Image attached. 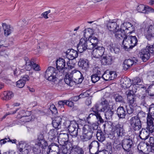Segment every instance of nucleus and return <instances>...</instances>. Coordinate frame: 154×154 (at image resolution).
<instances>
[{"mask_svg":"<svg viewBox=\"0 0 154 154\" xmlns=\"http://www.w3.org/2000/svg\"><path fill=\"white\" fill-rule=\"evenodd\" d=\"M64 128L68 129L72 137H76L78 135V132L80 129L79 128L78 125L75 122H70L69 121H65L63 123Z\"/></svg>","mask_w":154,"mask_h":154,"instance_id":"1","label":"nucleus"},{"mask_svg":"<svg viewBox=\"0 0 154 154\" xmlns=\"http://www.w3.org/2000/svg\"><path fill=\"white\" fill-rule=\"evenodd\" d=\"M148 114L147 117V126L146 129L150 132H152L154 130V125L153 120L154 119V104H152L149 106L147 109Z\"/></svg>","mask_w":154,"mask_h":154,"instance_id":"2","label":"nucleus"},{"mask_svg":"<svg viewBox=\"0 0 154 154\" xmlns=\"http://www.w3.org/2000/svg\"><path fill=\"white\" fill-rule=\"evenodd\" d=\"M137 42L136 36L128 35L123 40L122 43L124 48L126 51H128L129 48L132 49L137 45Z\"/></svg>","mask_w":154,"mask_h":154,"instance_id":"3","label":"nucleus"},{"mask_svg":"<svg viewBox=\"0 0 154 154\" xmlns=\"http://www.w3.org/2000/svg\"><path fill=\"white\" fill-rule=\"evenodd\" d=\"M149 46H147L145 49L141 51L139 53V56L143 62H146L149 58L150 53H154V46L153 45H150L148 43Z\"/></svg>","mask_w":154,"mask_h":154,"instance_id":"4","label":"nucleus"},{"mask_svg":"<svg viewBox=\"0 0 154 154\" xmlns=\"http://www.w3.org/2000/svg\"><path fill=\"white\" fill-rule=\"evenodd\" d=\"M103 108L100 109V111L104 112L106 118L107 119H110L113 114V111L112 110L110 107V105L109 104L106 100L103 99L101 103Z\"/></svg>","mask_w":154,"mask_h":154,"instance_id":"5","label":"nucleus"},{"mask_svg":"<svg viewBox=\"0 0 154 154\" xmlns=\"http://www.w3.org/2000/svg\"><path fill=\"white\" fill-rule=\"evenodd\" d=\"M58 71L53 67L49 66L45 72V78L49 81L55 82L56 80Z\"/></svg>","mask_w":154,"mask_h":154,"instance_id":"6","label":"nucleus"},{"mask_svg":"<svg viewBox=\"0 0 154 154\" xmlns=\"http://www.w3.org/2000/svg\"><path fill=\"white\" fill-rule=\"evenodd\" d=\"M90 43L89 40L87 39L86 38H82L78 45L77 49L78 51L81 53L87 49L91 50L89 46V45L88 44Z\"/></svg>","mask_w":154,"mask_h":154,"instance_id":"7","label":"nucleus"},{"mask_svg":"<svg viewBox=\"0 0 154 154\" xmlns=\"http://www.w3.org/2000/svg\"><path fill=\"white\" fill-rule=\"evenodd\" d=\"M144 35L149 42H152V44L154 43V25H151L145 29Z\"/></svg>","mask_w":154,"mask_h":154,"instance_id":"8","label":"nucleus"},{"mask_svg":"<svg viewBox=\"0 0 154 154\" xmlns=\"http://www.w3.org/2000/svg\"><path fill=\"white\" fill-rule=\"evenodd\" d=\"M71 75L74 82L76 84L82 83L84 79V77L80 71L76 70L72 71L70 73Z\"/></svg>","mask_w":154,"mask_h":154,"instance_id":"9","label":"nucleus"},{"mask_svg":"<svg viewBox=\"0 0 154 154\" xmlns=\"http://www.w3.org/2000/svg\"><path fill=\"white\" fill-rule=\"evenodd\" d=\"M130 124L132 128L134 131H138L142 127V124L140 119L138 117L135 116L130 120Z\"/></svg>","mask_w":154,"mask_h":154,"instance_id":"10","label":"nucleus"},{"mask_svg":"<svg viewBox=\"0 0 154 154\" xmlns=\"http://www.w3.org/2000/svg\"><path fill=\"white\" fill-rule=\"evenodd\" d=\"M112 131L115 136L117 137V138L124 136L125 134L123 125L119 124L112 128Z\"/></svg>","mask_w":154,"mask_h":154,"instance_id":"11","label":"nucleus"},{"mask_svg":"<svg viewBox=\"0 0 154 154\" xmlns=\"http://www.w3.org/2000/svg\"><path fill=\"white\" fill-rule=\"evenodd\" d=\"M121 28L123 31H125L128 34L132 33L135 31L134 26L129 22H126L122 23Z\"/></svg>","mask_w":154,"mask_h":154,"instance_id":"12","label":"nucleus"},{"mask_svg":"<svg viewBox=\"0 0 154 154\" xmlns=\"http://www.w3.org/2000/svg\"><path fill=\"white\" fill-rule=\"evenodd\" d=\"M134 145L132 140L130 138L125 139L122 141V146L125 151L129 152Z\"/></svg>","mask_w":154,"mask_h":154,"instance_id":"13","label":"nucleus"},{"mask_svg":"<svg viewBox=\"0 0 154 154\" xmlns=\"http://www.w3.org/2000/svg\"><path fill=\"white\" fill-rule=\"evenodd\" d=\"M92 52L93 57L95 58H98L104 56V53L105 51V49L103 46L94 47Z\"/></svg>","mask_w":154,"mask_h":154,"instance_id":"14","label":"nucleus"},{"mask_svg":"<svg viewBox=\"0 0 154 154\" xmlns=\"http://www.w3.org/2000/svg\"><path fill=\"white\" fill-rule=\"evenodd\" d=\"M69 136L67 134L61 133L59 134L57 139L59 143L63 146H65L67 143L68 141Z\"/></svg>","mask_w":154,"mask_h":154,"instance_id":"15","label":"nucleus"},{"mask_svg":"<svg viewBox=\"0 0 154 154\" xmlns=\"http://www.w3.org/2000/svg\"><path fill=\"white\" fill-rule=\"evenodd\" d=\"M83 130L82 134L81 137L82 140L83 141H86L91 140L93 134L84 127Z\"/></svg>","mask_w":154,"mask_h":154,"instance_id":"16","label":"nucleus"},{"mask_svg":"<svg viewBox=\"0 0 154 154\" xmlns=\"http://www.w3.org/2000/svg\"><path fill=\"white\" fill-rule=\"evenodd\" d=\"M137 61V60L134 57L132 59H128L125 60L123 63V69L125 70H127L134 64L136 63Z\"/></svg>","mask_w":154,"mask_h":154,"instance_id":"17","label":"nucleus"},{"mask_svg":"<svg viewBox=\"0 0 154 154\" xmlns=\"http://www.w3.org/2000/svg\"><path fill=\"white\" fill-rule=\"evenodd\" d=\"M65 56L69 60H72L78 56V53L72 49H69L66 52Z\"/></svg>","mask_w":154,"mask_h":154,"instance_id":"18","label":"nucleus"},{"mask_svg":"<svg viewBox=\"0 0 154 154\" xmlns=\"http://www.w3.org/2000/svg\"><path fill=\"white\" fill-rule=\"evenodd\" d=\"M101 63L104 65H111L113 62V59L112 56L109 55L103 56L101 60Z\"/></svg>","mask_w":154,"mask_h":154,"instance_id":"19","label":"nucleus"},{"mask_svg":"<svg viewBox=\"0 0 154 154\" xmlns=\"http://www.w3.org/2000/svg\"><path fill=\"white\" fill-rule=\"evenodd\" d=\"M78 64L79 66L85 70H87L89 68V61L86 59H80Z\"/></svg>","mask_w":154,"mask_h":154,"instance_id":"20","label":"nucleus"},{"mask_svg":"<svg viewBox=\"0 0 154 154\" xmlns=\"http://www.w3.org/2000/svg\"><path fill=\"white\" fill-rule=\"evenodd\" d=\"M117 22H109L107 25L108 29L109 30L112 31L114 33L117 31L119 29V25L117 24Z\"/></svg>","mask_w":154,"mask_h":154,"instance_id":"21","label":"nucleus"},{"mask_svg":"<svg viewBox=\"0 0 154 154\" xmlns=\"http://www.w3.org/2000/svg\"><path fill=\"white\" fill-rule=\"evenodd\" d=\"M57 66V69L58 70H62L63 69H66L65 67L66 65V61L63 58H59L56 61Z\"/></svg>","mask_w":154,"mask_h":154,"instance_id":"22","label":"nucleus"},{"mask_svg":"<svg viewBox=\"0 0 154 154\" xmlns=\"http://www.w3.org/2000/svg\"><path fill=\"white\" fill-rule=\"evenodd\" d=\"M82 149L77 145L72 146L70 154H84Z\"/></svg>","mask_w":154,"mask_h":154,"instance_id":"23","label":"nucleus"},{"mask_svg":"<svg viewBox=\"0 0 154 154\" xmlns=\"http://www.w3.org/2000/svg\"><path fill=\"white\" fill-rule=\"evenodd\" d=\"M98 125V123H94L89 125H85L84 127L93 134L94 131H95L97 130Z\"/></svg>","mask_w":154,"mask_h":154,"instance_id":"24","label":"nucleus"},{"mask_svg":"<svg viewBox=\"0 0 154 154\" xmlns=\"http://www.w3.org/2000/svg\"><path fill=\"white\" fill-rule=\"evenodd\" d=\"M117 113L120 119H123L125 118L127 112L123 106H120L117 109Z\"/></svg>","mask_w":154,"mask_h":154,"instance_id":"25","label":"nucleus"},{"mask_svg":"<svg viewBox=\"0 0 154 154\" xmlns=\"http://www.w3.org/2000/svg\"><path fill=\"white\" fill-rule=\"evenodd\" d=\"M2 26L4 30V35L5 36L10 35L13 31V28L10 25H7L5 23H2Z\"/></svg>","mask_w":154,"mask_h":154,"instance_id":"26","label":"nucleus"},{"mask_svg":"<svg viewBox=\"0 0 154 154\" xmlns=\"http://www.w3.org/2000/svg\"><path fill=\"white\" fill-rule=\"evenodd\" d=\"M62 119L60 116L55 117L54 120L52 122V125L54 128L59 129L61 128V123Z\"/></svg>","mask_w":154,"mask_h":154,"instance_id":"27","label":"nucleus"},{"mask_svg":"<svg viewBox=\"0 0 154 154\" xmlns=\"http://www.w3.org/2000/svg\"><path fill=\"white\" fill-rule=\"evenodd\" d=\"M154 131L152 132H150L146 128V130L142 128L141 131H140V138L142 139L146 140L148 138L149 134L152 133Z\"/></svg>","mask_w":154,"mask_h":154,"instance_id":"28","label":"nucleus"},{"mask_svg":"<svg viewBox=\"0 0 154 154\" xmlns=\"http://www.w3.org/2000/svg\"><path fill=\"white\" fill-rule=\"evenodd\" d=\"M14 96V94L12 91H5L1 95L2 99L4 100H8Z\"/></svg>","mask_w":154,"mask_h":154,"instance_id":"29","label":"nucleus"},{"mask_svg":"<svg viewBox=\"0 0 154 154\" xmlns=\"http://www.w3.org/2000/svg\"><path fill=\"white\" fill-rule=\"evenodd\" d=\"M120 30H118L117 31L115 32L116 33L115 34V36L117 38H120L121 39L124 38L123 40L125 39V38L127 37V34L126 33L125 31H123L121 29L120 27Z\"/></svg>","mask_w":154,"mask_h":154,"instance_id":"30","label":"nucleus"},{"mask_svg":"<svg viewBox=\"0 0 154 154\" xmlns=\"http://www.w3.org/2000/svg\"><path fill=\"white\" fill-rule=\"evenodd\" d=\"M142 80L139 77H136L133 80V84L135 85L137 87L140 88H143V84Z\"/></svg>","mask_w":154,"mask_h":154,"instance_id":"31","label":"nucleus"},{"mask_svg":"<svg viewBox=\"0 0 154 154\" xmlns=\"http://www.w3.org/2000/svg\"><path fill=\"white\" fill-rule=\"evenodd\" d=\"M91 38L89 42H90L89 45V48H91V49H93L94 47H96L97 46V44L98 42V39L95 37H91Z\"/></svg>","mask_w":154,"mask_h":154,"instance_id":"32","label":"nucleus"},{"mask_svg":"<svg viewBox=\"0 0 154 154\" xmlns=\"http://www.w3.org/2000/svg\"><path fill=\"white\" fill-rule=\"evenodd\" d=\"M64 81L66 84L70 86H72L73 85L74 82L73 81L72 75H71L70 74H67L65 75L64 79Z\"/></svg>","mask_w":154,"mask_h":154,"instance_id":"33","label":"nucleus"},{"mask_svg":"<svg viewBox=\"0 0 154 154\" xmlns=\"http://www.w3.org/2000/svg\"><path fill=\"white\" fill-rule=\"evenodd\" d=\"M96 136L97 139L100 142H102L105 139L104 133L100 130H97Z\"/></svg>","mask_w":154,"mask_h":154,"instance_id":"34","label":"nucleus"},{"mask_svg":"<svg viewBox=\"0 0 154 154\" xmlns=\"http://www.w3.org/2000/svg\"><path fill=\"white\" fill-rule=\"evenodd\" d=\"M108 47L112 53L117 54L119 52L120 49L115 44H110Z\"/></svg>","mask_w":154,"mask_h":154,"instance_id":"35","label":"nucleus"},{"mask_svg":"<svg viewBox=\"0 0 154 154\" xmlns=\"http://www.w3.org/2000/svg\"><path fill=\"white\" fill-rule=\"evenodd\" d=\"M127 94L128 102L130 104V105H133L136 100V99L134 98V95L131 94L130 91H128Z\"/></svg>","mask_w":154,"mask_h":154,"instance_id":"36","label":"nucleus"},{"mask_svg":"<svg viewBox=\"0 0 154 154\" xmlns=\"http://www.w3.org/2000/svg\"><path fill=\"white\" fill-rule=\"evenodd\" d=\"M20 144H22L26 149L29 152H32L31 151H33V148L29 143H27L26 142L24 141H20Z\"/></svg>","mask_w":154,"mask_h":154,"instance_id":"37","label":"nucleus"},{"mask_svg":"<svg viewBox=\"0 0 154 154\" xmlns=\"http://www.w3.org/2000/svg\"><path fill=\"white\" fill-rule=\"evenodd\" d=\"M49 152L50 151H58L59 152L60 148L57 144L55 143H52L51 145L48 147Z\"/></svg>","mask_w":154,"mask_h":154,"instance_id":"38","label":"nucleus"},{"mask_svg":"<svg viewBox=\"0 0 154 154\" xmlns=\"http://www.w3.org/2000/svg\"><path fill=\"white\" fill-rule=\"evenodd\" d=\"M100 146V144L97 141L94 140L89 145L88 147L90 151L92 148H97L98 150Z\"/></svg>","mask_w":154,"mask_h":154,"instance_id":"39","label":"nucleus"},{"mask_svg":"<svg viewBox=\"0 0 154 154\" xmlns=\"http://www.w3.org/2000/svg\"><path fill=\"white\" fill-rule=\"evenodd\" d=\"M58 132L57 130L54 129L51 130L48 133V137L51 140H53L57 136Z\"/></svg>","mask_w":154,"mask_h":154,"instance_id":"40","label":"nucleus"},{"mask_svg":"<svg viewBox=\"0 0 154 154\" xmlns=\"http://www.w3.org/2000/svg\"><path fill=\"white\" fill-rule=\"evenodd\" d=\"M41 138L39 137L38 138V140L39 141L38 142V145L40 146H41L43 149L44 147L47 146H48V143L43 138L42 139V138L43 137L41 135Z\"/></svg>","mask_w":154,"mask_h":154,"instance_id":"41","label":"nucleus"},{"mask_svg":"<svg viewBox=\"0 0 154 154\" xmlns=\"http://www.w3.org/2000/svg\"><path fill=\"white\" fill-rule=\"evenodd\" d=\"M24 60L26 62L25 69L27 70L30 71L32 68V61H30L27 57L25 58Z\"/></svg>","mask_w":154,"mask_h":154,"instance_id":"42","label":"nucleus"},{"mask_svg":"<svg viewBox=\"0 0 154 154\" xmlns=\"http://www.w3.org/2000/svg\"><path fill=\"white\" fill-rule=\"evenodd\" d=\"M18 145L19 146L18 149L20 154H28V153L29 152L28 151H27V149H26L22 144H20V142H19Z\"/></svg>","mask_w":154,"mask_h":154,"instance_id":"43","label":"nucleus"},{"mask_svg":"<svg viewBox=\"0 0 154 154\" xmlns=\"http://www.w3.org/2000/svg\"><path fill=\"white\" fill-rule=\"evenodd\" d=\"M99 104L97 103L95 104L94 106L91 109V110L90 111L91 112H93V113L95 114H97L99 113V112L100 110H99Z\"/></svg>","mask_w":154,"mask_h":154,"instance_id":"44","label":"nucleus"},{"mask_svg":"<svg viewBox=\"0 0 154 154\" xmlns=\"http://www.w3.org/2000/svg\"><path fill=\"white\" fill-rule=\"evenodd\" d=\"M92 30L91 29L88 28L85 29L84 31V38H86L87 39V38H90L92 37L91 34H92Z\"/></svg>","mask_w":154,"mask_h":154,"instance_id":"45","label":"nucleus"},{"mask_svg":"<svg viewBox=\"0 0 154 154\" xmlns=\"http://www.w3.org/2000/svg\"><path fill=\"white\" fill-rule=\"evenodd\" d=\"M115 101L116 102L124 103V98L122 97L119 94H116L114 95Z\"/></svg>","mask_w":154,"mask_h":154,"instance_id":"46","label":"nucleus"},{"mask_svg":"<svg viewBox=\"0 0 154 154\" xmlns=\"http://www.w3.org/2000/svg\"><path fill=\"white\" fill-rule=\"evenodd\" d=\"M110 77L109 71H106L102 76V78L106 81L111 80Z\"/></svg>","mask_w":154,"mask_h":154,"instance_id":"47","label":"nucleus"},{"mask_svg":"<svg viewBox=\"0 0 154 154\" xmlns=\"http://www.w3.org/2000/svg\"><path fill=\"white\" fill-rule=\"evenodd\" d=\"M16 140L14 139L13 140H10L8 137L5 138L0 140V145H2L5 143L7 142H11L12 143H15L16 142Z\"/></svg>","mask_w":154,"mask_h":154,"instance_id":"48","label":"nucleus"},{"mask_svg":"<svg viewBox=\"0 0 154 154\" xmlns=\"http://www.w3.org/2000/svg\"><path fill=\"white\" fill-rule=\"evenodd\" d=\"M100 76L94 74L91 76V79L93 83H95L99 81L100 78Z\"/></svg>","mask_w":154,"mask_h":154,"instance_id":"49","label":"nucleus"},{"mask_svg":"<svg viewBox=\"0 0 154 154\" xmlns=\"http://www.w3.org/2000/svg\"><path fill=\"white\" fill-rule=\"evenodd\" d=\"M146 6L143 5H139L137 8V11L139 12L144 13Z\"/></svg>","mask_w":154,"mask_h":154,"instance_id":"50","label":"nucleus"},{"mask_svg":"<svg viewBox=\"0 0 154 154\" xmlns=\"http://www.w3.org/2000/svg\"><path fill=\"white\" fill-rule=\"evenodd\" d=\"M25 84V82L20 79L17 82L16 86L17 87L21 88L24 86Z\"/></svg>","mask_w":154,"mask_h":154,"instance_id":"51","label":"nucleus"},{"mask_svg":"<svg viewBox=\"0 0 154 154\" xmlns=\"http://www.w3.org/2000/svg\"><path fill=\"white\" fill-rule=\"evenodd\" d=\"M50 109L53 114H54V115H57V110L54 105L53 104L50 107Z\"/></svg>","mask_w":154,"mask_h":154,"instance_id":"52","label":"nucleus"},{"mask_svg":"<svg viewBox=\"0 0 154 154\" xmlns=\"http://www.w3.org/2000/svg\"><path fill=\"white\" fill-rule=\"evenodd\" d=\"M26 113L24 110H20L17 116L18 119H21L23 116H25Z\"/></svg>","mask_w":154,"mask_h":154,"instance_id":"53","label":"nucleus"},{"mask_svg":"<svg viewBox=\"0 0 154 154\" xmlns=\"http://www.w3.org/2000/svg\"><path fill=\"white\" fill-rule=\"evenodd\" d=\"M144 13L148 14L150 13L154 12V10L150 7L148 6H146Z\"/></svg>","mask_w":154,"mask_h":154,"instance_id":"54","label":"nucleus"},{"mask_svg":"<svg viewBox=\"0 0 154 154\" xmlns=\"http://www.w3.org/2000/svg\"><path fill=\"white\" fill-rule=\"evenodd\" d=\"M30 120V117L27 116L26 115L25 116H23L20 119V121L21 122H29Z\"/></svg>","mask_w":154,"mask_h":154,"instance_id":"55","label":"nucleus"},{"mask_svg":"<svg viewBox=\"0 0 154 154\" xmlns=\"http://www.w3.org/2000/svg\"><path fill=\"white\" fill-rule=\"evenodd\" d=\"M110 74V79L111 80H113L115 79L117 76L116 72L115 71H109Z\"/></svg>","mask_w":154,"mask_h":154,"instance_id":"56","label":"nucleus"},{"mask_svg":"<svg viewBox=\"0 0 154 154\" xmlns=\"http://www.w3.org/2000/svg\"><path fill=\"white\" fill-rule=\"evenodd\" d=\"M69 145V144H67L65 145V146H63L64 147H65L66 148H63V149L62 150V152L63 154H66L69 152V149L68 147Z\"/></svg>","mask_w":154,"mask_h":154,"instance_id":"57","label":"nucleus"},{"mask_svg":"<svg viewBox=\"0 0 154 154\" xmlns=\"http://www.w3.org/2000/svg\"><path fill=\"white\" fill-rule=\"evenodd\" d=\"M134 111V109L132 105H129L128 108H127V113L129 114H132Z\"/></svg>","mask_w":154,"mask_h":154,"instance_id":"58","label":"nucleus"},{"mask_svg":"<svg viewBox=\"0 0 154 154\" xmlns=\"http://www.w3.org/2000/svg\"><path fill=\"white\" fill-rule=\"evenodd\" d=\"M32 68L36 71L40 70L39 66L35 63H34L32 61Z\"/></svg>","mask_w":154,"mask_h":154,"instance_id":"59","label":"nucleus"},{"mask_svg":"<svg viewBox=\"0 0 154 154\" xmlns=\"http://www.w3.org/2000/svg\"><path fill=\"white\" fill-rule=\"evenodd\" d=\"M95 116L97 119L98 121H99L100 123H103L104 122V121L102 118L100 114L98 113L97 114H95Z\"/></svg>","mask_w":154,"mask_h":154,"instance_id":"60","label":"nucleus"},{"mask_svg":"<svg viewBox=\"0 0 154 154\" xmlns=\"http://www.w3.org/2000/svg\"><path fill=\"white\" fill-rule=\"evenodd\" d=\"M66 100H60L58 102V106L60 107H63V106L66 104Z\"/></svg>","mask_w":154,"mask_h":154,"instance_id":"61","label":"nucleus"},{"mask_svg":"<svg viewBox=\"0 0 154 154\" xmlns=\"http://www.w3.org/2000/svg\"><path fill=\"white\" fill-rule=\"evenodd\" d=\"M89 96V94L87 92H85L81 94L79 96L81 98H84L86 97H88Z\"/></svg>","mask_w":154,"mask_h":154,"instance_id":"62","label":"nucleus"},{"mask_svg":"<svg viewBox=\"0 0 154 154\" xmlns=\"http://www.w3.org/2000/svg\"><path fill=\"white\" fill-rule=\"evenodd\" d=\"M94 71L95 72H96V73H95V74L100 76L101 74V72L100 71V69L98 67H95L94 69Z\"/></svg>","mask_w":154,"mask_h":154,"instance_id":"63","label":"nucleus"},{"mask_svg":"<svg viewBox=\"0 0 154 154\" xmlns=\"http://www.w3.org/2000/svg\"><path fill=\"white\" fill-rule=\"evenodd\" d=\"M8 53L7 51L4 50V51H0V55L6 57H8Z\"/></svg>","mask_w":154,"mask_h":154,"instance_id":"64","label":"nucleus"}]
</instances>
